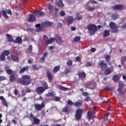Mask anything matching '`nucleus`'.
Here are the masks:
<instances>
[{"label":"nucleus","mask_w":126,"mask_h":126,"mask_svg":"<svg viewBox=\"0 0 126 126\" xmlns=\"http://www.w3.org/2000/svg\"><path fill=\"white\" fill-rule=\"evenodd\" d=\"M31 76L28 75H23L22 76V79H19L17 80V83H20L22 85H29L31 83Z\"/></svg>","instance_id":"obj_1"},{"label":"nucleus","mask_w":126,"mask_h":126,"mask_svg":"<svg viewBox=\"0 0 126 126\" xmlns=\"http://www.w3.org/2000/svg\"><path fill=\"white\" fill-rule=\"evenodd\" d=\"M87 29L90 32L91 36H93L94 35H95V32H97V30H98L97 26L92 24H89L88 25Z\"/></svg>","instance_id":"obj_2"},{"label":"nucleus","mask_w":126,"mask_h":126,"mask_svg":"<svg viewBox=\"0 0 126 126\" xmlns=\"http://www.w3.org/2000/svg\"><path fill=\"white\" fill-rule=\"evenodd\" d=\"M85 112L83 109L78 108L76 111L75 118L77 120H80L82 117V114Z\"/></svg>","instance_id":"obj_3"},{"label":"nucleus","mask_w":126,"mask_h":126,"mask_svg":"<svg viewBox=\"0 0 126 126\" xmlns=\"http://www.w3.org/2000/svg\"><path fill=\"white\" fill-rule=\"evenodd\" d=\"M109 27L111 29V33H118V26L116 25V24L114 22L110 23L109 25Z\"/></svg>","instance_id":"obj_4"},{"label":"nucleus","mask_w":126,"mask_h":126,"mask_svg":"<svg viewBox=\"0 0 126 126\" xmlns=\"http://www.w3.org/2000/svg\"><path fill=\"white\" fill-rule=\"evenodd\" d=\"M97 65L101 68V70L102 71L106 70V69H107V67H108V64L105 63L104 60H102L98 63H97Z\"/></svg>","instance_id":"obj_5"},{"label":"nucleus","mask_w":126,"mask_h":126,"mask_svg":"<svg viewBox=\"0 0 126 126\" xmlns=\"http://www.w3.org/2000/svg\"><path fill=\"white\" fill-rule=\"evenodd\" d=\"M35 27L37 28L35 30V32H41V31H45L46 30V28L44 26L41 25L40 24H36Z\"/></svg>","instance_id":"obj_6"},{"label":"nucleus","mask_w":126,"mask_h":126,"mask_svg":"<svg viewBox=\"0 0 126 126\" xmlns=\"http://www.w3.org/2000/svg\"><path fill=\"white\" fill-rule=\"evenodd\" d=\"M96 118V116L94 114V113L90 111L89 110L87 113V120H89V121H90V120H92V119H95Z\"/></svg>","instance_id":"obj_7"},{"label":"nucleus","mask_w":126,"mask_h":126,"mask_svg":"<svg viewBox=\"0 0 126 126\" xmlns=\"http://www.w3.org/2000/svg\"><path fill=\"white\" fill-rule=\"evenodd\" d=\"M45 107V102L44 101L42 102L41 104H35L34 108L36 111H41Z\"/></svg>","instance_id":"obj_8"},{"label":"nucleus","mask_w":126,"mask_h":126,"mask_svg":"<svg viewBox=\"0 0 126 126\" xmlns=\"http://www.w3.org/2000/svg\"><path fill=\"white\" fill-rule=\"evenodd\" d=\"M35 91L39 95H42L45 91V89H44V87L39 86L36 89Z\"/></svg>","instance_id":"obj_9"},{"label":"nucleus","mask_w":126,"mask_h":126,"mask_svg":"<svg viewBox=\"0 0 126 126\" xmlns=\"http://www.w3.org/2000/svg\"><path fill=\"white\" fill-rule=\"evenodd\" d=\"M30 118L31 119H33L35 125H38L40 124V119H38L37 117H34L33 114L31 113Z\"/></svg>","instance_id":"obj_10"},{"label":"nucleus","mask_w":126,"mask_h":126,"mask_svg":"<svg viewBox=\"0 0 126 126\" xmlns=\"http://www.w3.org/2000/svg\"><path fill=\"white\" fill-rule=\"evenodd\" d=\"M41 25H42V26H44V27H52L53 25H54V23L53 22H51L49 21H46L44 22H43L41 24Z\"/></svg>","instance_id":"obj_11"},{"label":"nucleus","mask_w":126,"mask_h":126,"mask_svg":"<svg viewBox=\"0 0 126 126\" xmlns=\"http://www.w3.org/2000/svg\"><path fill=\"white\" fill-rule=\"evenodd\" d=\"M34 15L36 16V17H43L44 15H45V12L36 10L34 11Z\"/></svg>","instance_id":"obj_12"},{"label":"nucleus","mask_w":126,"mask_h":126,"mask_svg":"<svg viewBox=\"0 0 126 126\" xmlns=\"http://www.w3.org/2000/svg\"><path fill=\"white\" fill-rule=\"evenodd\" d=\"M46 74L47 76V78H48V80L49 82H52L53 81V75L51 73V71L49 70H47L46 71Z\"/></svg>","instance_id":"obj_13"},{"label":"nucleus","mask_w":126,"mask_h":126,"mask_svg":"<svg viewBox=\"0 0 126 126\" xmlns=\"http://www.w3.org/2000/svg\"><path fill=\"white\" fill-rule=\"evenodd\" d=\"M36 21V16L33 14H30L29 18L27 20L28 22H34Z\"/></svg>","instance_id":"obj_14"},{"label":"nucleus","mask_w":126,"mask_h":126,"mask_svg":"<svg viewBox=\"0 0 126 126\" xmlns=\"http://www.w3.org/2000/svg\"><path fill=\"white\" fill-rule=\"evenodd\" d=\"M112 9H116V10H123L124 9V6L122 4L116 5L112 7Z\"/></svg>","instance_id":"obj_15"},{"label":"nucleus","mask_w":126,"mask_h":126,"mask_svg":"<svg viewBox=\"0 0 126 126\" xmlns=\"http://www.w3.org/2000/svg\"><path fill=\"white\" fill-rule=\"evenodd\" d=\"M11 59L15 63H19V57L16 55H12L11 56Z\"/></svg>","instance_id":"obj_16"},{"label":"nucleus","mask_w":126,"mask_h":126,"mask_svg":"<svg viewBox=\"0 0 126 126\" xmlns=\"http://www.w3.org/2000/svg\"><path fill=\"white\" fill-rule=\"evenodd\" d=\"M83 105V101L82 100H78L74 104V106H75V107H76L77 108H79L80 107H81V106H82Z\"/></svg>","instance_id":"obj_17"},{"label":"nucleus","mask_w":126,"mask_h":126,"mask_svg":"<svg viewBox=\"0 0 126 126\" xmlns=\"http://www.w3.org/2000/svg\"><path fill=\"white\" fill-rule=\"evenodd\" d=\"M55 41H56L57 43L59 45H62V44H63L62 38H61V37L58 35H56L55 37Z\"/></svg>","instance_id":"obj_18"},{"label":"nucleus","mask_w":126,"mask_h":126,"mask_svg":"<svg viewBox=\"0 0 126 126\" xmlns=\"http://www.w3.org/2000/svg\"><path fill=\"white\" fill-rule=\"evenodd\" d=\"M56 4H57V6H59V7H63V3L62 0H56Z\"/></svg>","instance_id":"obj_19"},{"label":"nucleus","mask_w":126,"mask_h":126,"mask_svg":"<svg viewBox=\"0 0 126 126\" xmlns=\"http://www.w3.org/2000/svg\"><path fill=\"white\" fill-rule=\"evenodd\" d=\"M5 68L6 69V72L8 74V75H12V74H13V70L11 69H8L9 68V66H6Z\"/></svg>","instance_id":"obj_20"},{"label":"nucleus","mask_w":126,"mask_h":126,"mask_svg":"<svg viewBox=\"0 0 126 126\" xmlns=\"http://www.w3.org/2000/svg\"><path fill=\"white\" fill-rule=\"evenodd\" d=\"M74 21V18L72 16H68L67 18V22L68 24H72Z\"/></svg>","instance_id":"obj_21"},{"label":"nucleus","mask_w":126,"mask_h":126,"mask_svg":"<svg viewBox=\"0 0 126 126\" xmlns=\"http://www.w3.org/2000/svg\"><path fill=\"white\" fill-rule=\"evenodd\" d=\"M85 86L89 89H93L95 88V84L94 83H88Z\"/></svg>","instance_id":"obj_22"},{"label":"nucleus","mask_w":126,"mask_h":126,"mask_svg":"<svg viewBox=\"0 0 126 126\" xmlns=\"http://www.w3.org/2000/svg\"><path fill=\"white\" fill-rule=\"evenodd\" d=\"M77 75H78L79 77H86V74L84 72V71H79L78 72Z\"/></svg>","instance_id":"obj_23"},{"label":"nucleus","mask_w":126,"mask_h":126,"mask_svg":"<svg viewBox=\"0 0 126 126\" xmlns=\"http://www.w3.org/2000/svg\"><path fill=\"white\" fill-rule=\"evenodd\" d=\"M29 69V66H27L25 67H23L19 72V73L20 74H21L22 73H23L25 71H26V70H28Z\"/></svg>","instance_id":"obj_24"},{"label":"nucleus","mask_w":126,"mask_h":126,"mask_svg":"<svg viewBox=\"0 0 126 126\" xmlns=\"http://www.w3.org/2000/svg\"><path fill=\"white\" fill-rule=\"evenodd\" d=\"M124 89V83L123 82H120L118 86V91H122Z\"/></svg>","instance_id":"obj_25"},{"label":"nucleus","mask_w":126,"mask_h":126,"mask_svg":"<svg viewBox=\"0 0 126 126\" xmlns=\"http://www.w3.org/2000/svg\"><path fill=\"white\" fill-rule=\"evenodd\" d=\"M6 36L7 38V41L8 42H14V40H13V38H12V36H11L10 34H7Z\"/></svg>","instance_id":"obj_26"},{"label":"nucleus","mask_w":126,"mask_h":126,"mask_svg":"<svg viewBox=\"0 0 126 126\" xmlns=\"http://www.w3.org/2000/svg\"><path fill=\"white\" fill-rule=\"evenodd\" d=\"M9 80L10 82H14L15 80H16V78L15 77V76L14 75H10L9 76Z\"/></svg>","instance_id":"obj_27"},{"label":"nucleus","mask_w":126,"mask_h":126,"mask_svg":"<svg viewBox=\"0 0 126 126\" xmlns=\"http://www.w3.org/2000/svg\"><path fill=\"white\" fill-rule=\"evenodd\" d=\"M112 73V70L110 69V68H106L105 70H104V74L105 75H109V74H111Z\"/></svg>","instance_id":"obj_28"},{"label":"nucleus","mask_w":126,"mask_h":126,"mask_svg":"<svg viewBox=\"0 0 126 126\" xmlns=\"http://www.w3.org/2000/svg\"><path fill=\"white\" fill-rule=\"evenodd\" d=\"M85 6L86 7V9H87L88 11L93 12V11H94V10H95L96 9V8H95V7L91 8V7L88 6V5H85Z\"/></svg>","instance_id":"obj_29"},{"label":"nucleus","mask_w":126,"mask_h":126,"mask_svg":"<svg viewBox=\"0 0 126 126\" xmlns=\"http://www.w3.org/2000/svg\"><path fill=\"white\" fill-rule=\"evenodd\" d=\"M61 69V67L60 66H56L54 67L53 70V73H56V72H58V71H60Z\"/></svg>","instance_id":"obj_30"},{"label":"nucleus","mask_w":126,"mask_h":126,"mask_svg":"<svg viewBox=\"0 0 126 126\" xmlns=\"http://www.w3.org/2000/svg\"><path fill=\"white\" fill-rule=\"evenodd\" d=\"M14 42L15 43H16L18 44H21V43H22V38H21V37H18L16 38Z\"/></svg>","instance_id":"obj_31"},{"label":"nucleus","mask_w":126,"mask_h":126,"mask_svg":"<svg viewBox=\"0 0 126 126\" xmlns=\"http://www.w3.org/2000/svg\"><path fill=\"white\" fill-rule=\"evenodd\" d=\"M110 35V31L105 30L104 31L103 37H108Z\"/></svg>","instance_id":"obj_32"},{"label":"nucleus","mask_w":126,"mask_h":126,"mask_svg":"<svg viewBox=\"0 0 126 126\" xmlns=\"http://www.w3.org/2000/svg\"><path fill=\"white\" fill-rule=\"evenodd\" d=\"M46 96H47V97H53L54 98L56 96V94L54 93V92H52L47 94Z\"/></svg>","instance_id":"obj_33"},{"label":"nucleus","mask_w":126,"mask_h":126,"mask_svg":"<svg viewBox=\"0 0 126 126\" xmlns=\"http://www.w3.org/2000/svg\"><path fill=\"white\" fill-rule=\"evenodd\" d=\"M59 89H60V90H62V91H67L68 90V89L67 88H65L64 87H63L62 86H58Z\"/></svg>","instance_id":"obj_34"},{"label":"nucleus","mask_w":126,"mask_h":126,"mask_svg":"<svg viewBox=\"0 0 126 126\" xmlns=\"http://www.w3.org/2000/svg\"><path fill=\"white\" fill-rule=\"evenodd\" d=\"M43 39L44 41L45 42L46 45H49V43H48V41H49L50 39H49V37L46 35H44Z\"/></svg>","instance_id":"obj_35"},{"label":"nucleus","mask_w":126,"mask_h":126,"mask_svg":"<svg viewBox=\"0 0 126 126\" xmlns=\"http://www.w3.org/2000/svg\"><path fill=\"white\" fill-rule=\"evenodd\" d=\"M42 85L45 91L46 90L49 89V86H48V83H47V82H43L42 84Z\"/></svg>","instance_id":"obj_36"},{"label":"nucleus","mask_w":126,"mask_h":126,"mask_svg":"<svg viewBox=\"0 0 126 126\" xmlns=\"http://www.w3.org/2000/svg\"><path fill=\"white\" fill-rule=\"evenodd\" d=\"M120 17V15L118 14H113L111 16L112 19H118Z\"/></svg>","instance_id":"obj_37"},{"label":"nucleus","mask_w":126,"mask_h":126,"mask_svg":"<svg viewBox=\"0 0 126 126\" xmlns=\"http://www.w3.org/2000/svg\"><path fill=\"white\" fill-rule=\"evenodd\" d=\"M52 99L53 101H55L56 102H60L61 101V97L56 96V95L53 97Z\"/></svg>","instance_id":"obj_38"},{"label":"nucleus","mask_w":126,"mask_h":126,"mask_svg":"<svg viewBox=\"0 0 126 126\" xmlns=\"http://www.w3.org/2000/svg\"><path fill=\"white\" fill-rule=\"evenodd\" d=\"M113 80L114 82H118L119 81V76L118 75H115L113 77Z\"/></svg>","instance_id":"obj_39"},{"label":"nucleus","mask_w":126,"mask_h":126,"mask_svg":"<svg viewBox=\"0 0 126 126\" xmlns=\"http://www.w3.org/2000/svg\"><path fill=\"white\" fill-rule=\"evenodd\" d=\"M89 3H92V4H97L98 2L94 0H90L87 2V4H89Z\"/></svg>","instance_id":"obj_40"},{"label":"nucleus","mask_w":126,"mask_h":126,"mask_svg":"<svg viewBox=\"0 0 126 126\" xmlns=\"http://www.w3.org/2000/svg\"><path fill=\"white\" fill-rule=\"evenodd\" d=\"M104 89L105 90H107V91H114L115 90V88L112 87V88H109V87H106Z\"/></svg>","instance_id":"obj_41"},{"label":"nucleus","mask_w":126,"mask_h":126,"mask_svg":"<svg viewBox=\"0 0 126 126\" xmlns=\"http://www.w3.org/2000/svg\"><path fill=\"white\" fill-rule=\"evenodd\" d=\"M70 72H71V70L68 68H66L64 71V73L65 75H67Z\"/></svg>","instance_id":"obj_42"},{"label":"nucleus","mask_w":126,"mask_h":126,"mask_svg":"<svg viewBox=\"0 0 126 126\" xmlns=\"http://www.w3.org/2000/svg\"><path fill=\"white\" fill-rule=\"evenodd\" d=\"M56 40V38H54L53 37H51L49 40L48 41L47 43L50 44H52L53 42H55Z\"/></svg>","instance_id":"obj_43"},{"label":"nucleus","mask_w":126,"mask_h":126,"mask_svg":"<svg viewBox=\"0 0 126 126\" xmlns=\"http://www.w3.org/2000/svg\"><path fill=\"white\" fill-rule=\"evenodd\" d=\"M48 9L49 13L52 14V13H53V6L51 4L48 5Z\"/></svg>","instance_id":"obj_44"},{"label":"nucleus","mask_w":126,"mask_h":126,"mask_svg":"<svg viewBox=\"0 0 126 126\" xmlns=\"http://www.w3.org/2000/svg\"><path fill=\"white\" fill-rule=\"evenodd\" d=\"M4 54L3 53H1L0 55V61H3L5 60V56H4Z\"/></svg>","instance_id":"obj_45"},{"label":"nucleus","mask_w":126,"mask_h":126,"mask_svg":"<svg viewBox=\"0 0 126 126\" xmlns=\"http://www.w3.org/2000/svg\"><path fill=\"white\" fill-rule=\"evenodd\" d=\"M72 60H69L67 62V65H68L69 66H71L72 65Z\"/></svg>","instance_id":"obj_46"},{"label":"nucleus","mask_w":126,"mask_h":126,"mask_svg":"<svg viewBox=\"0 0 126 126\" xmlns=\"http://www.w3.org/2000/svg\"><path fill=\"white\" fill-rule=\"evenodd\" d=\"M2 54L5 56H8V55L10 54V52L8 50H5L3 52H2Z\"/></svg>","instance_id":"obj_47"},{"label":"nucleus","mask_w":126,"mask_h":126,"mask_svg":"<svg viewBox=\"0 0 126 126\" xmlns=\"http://www.w3.org/2000/svg\"><path fill=\"white\" fill-rule=\"evenodd\" d=\"M67 103L70 106H73V105H74V103L72 101H71V100H70V99H68L67 100Z\"/></svg>","instance_id":"obj_48"},{"label":"nucleus","mask_w":126,"mask_h":126,"mask_svg":"<svg viewBox=\"0 0 126 126\" xmlns=\"http://www.w3.org/2000/svg\"><path fill=\"white\" fill-rule=\"evenodd\" d=\"M104 58L106 60L107 62H109V61L111 60V57H110V55H105Z\"/></svg>","instance_id":"obj_49"},{"label":"nucleus","mask_w":126,"mask_h":126,"mask_svg":"<svg viewBox=\"0 0 126 126\" xmlns=\"http://www.w3.org/2000/svg\"><path fill=\"white\" fill-rule=\"evenodd\" d=\"M28 51L30 52V53H32V51H33V46H32V45L29 46Z\"/></svg>","instance_id":"obj_50"},{"label":"nucleus","mask_w":126,"mask_h":126,"mask_svg":"<svg viewBox=\"0 0 126 126\" xmlns=\"http://www.w3.org/2000/svg\"><path fill=\"white\" fill-rule=\"evenodd\" d=\"M27 31H30V32H32V33H34V32H36V30H35L34 29H31L30 28H28Z\"/></svg>","instance_id":"obj_51"},{"label":"nucleus","mask_w":126,"mask_h":126,"mask_svg":"<svg viewBox=\"0 0 126 126\" xmlns=\"http://www.w3.org/2000/svg\"><path fill=\"white\" fill-rule=\"evenodd\" d=\"M2 104L3 106H5V107H8V104H7V102H6V101H5V99L2 101Z\"/></svg>","instance_id":"obj_52"},{"label":"nucleus","mask_w":126,"mask_h":126,"mask_svg":"<svg viewBox=\"0 0 126 126\" xmlns=\"http://www.w3.org/2000/svg\"><path fill=\"white\" fill-rule=\"evenodd\" d=\"M2 14L5 18H8V16L6 14V12L4 10L2 11Z\"/></svg>","instance_id":"obj_53"},{"label":"nucleus","mask_w":126,"mask_h":126,"mask_svg":"<svg viewBox=\"0 0 126 126\" xmlns=\"http://www.w3.org/2000/svg\"><path fill=\"white\" fill-rule=\"evenodd\" d=\"M67 111H68L67 106L64 107L62 109L63 113H67Z\"/></svg>","instance_id":"obj_54"},{"label":"nucleus","mask_w":126,"mask_h":126,"mask_svg":"<svg viewBox=\"0 0 126 126\" xmlns=\"http://www.w3.org/2000/svg\"><path fill=\"white\" fill-rule=\"evenodd\" d=\"M75 42H79L80 41V36H76L74 38Z\"/></svg>","instance_id":"obj_55"},{"label":"nucleus","mask_w":126,"mask_h":126,"mask_svg":"<svg viewBox=\"0 0 126 126\" xmlns=\"http://www.w3.org/2000/svg\"><path fill=\"white\" fill-rule=\"evenodd\" d=\"M109 114H107L104 115L103 117L104 121H108V117H109Z\"/></svg>","instance_id":"obj_56"},{"label":"nucleus","mask_w":126,"mask_h":126,"mask_svg":"<svg viewBox=\"0 0 126 126\" xmlns=\"http://www.w3.org/2000/svg\"><path fill=\"white\" fill-rule=\"evenodd\" d=\"M45 58L44 57H41L40 59L39 62L41 63H45Z\"/></svg>","instance_id":"obj_57"},{"label":"nucleus","mask_w":126,"mask_h":126,"mask_svg":"<svg viewBox=\"0 0 126 126\" xmlns=\"http://www.w3.org/2000/svg\"><path fill=\"white\" fill-rule=\"evenodd\" d=\"M3 80H6V78L4 76H0V81H3Z\"/></svg>","instance_id":"obj_58"},{"label":"nucleus","mask_w":126,"mask_h":126,"mask_svg":"<svg viewBox=\"0 0 126 126\" xmlns=\"http://www.w3.org/2000/svg\"><path fill=\"white\" fill-rule=\"evenodd\" d=\"M22 92V96H24L26 95V93L25 92V90H23L21 91Z\"/></svg>","instance_id":"obj_59"},{"label":"nucleus","mask_w":126,"mask_h":126,"mask_svg":"<svg viewBox=\"0 0 126 126\" xmlns=\"http://www.w3.org/2000/svg\"><path fill=\"white\" fill-rule=\"evenodd\" d=\"M60 15H61V16H64V15H65V13L64 12V11H62L60 12Z\"/></svg>","instance_id":"obj_60"},{"label":"nucleus","mask_w":126,"mask_h":126,"mask_svg":"<svg viewBox=\"0 0 126 126\" xmlns=\"http://www.w3.org/2000/svg\"><path fill=\"white\" fill-rule=\"evenodd\" d=\"M32 67L34 70H38V68L37 67V66H36V65H33Z\"/></svg>","instance_id":"obj_61"},{"label":"nucleus","mask_w":126,"mask_h":126,"mask_svg":"<svg viewBox=\"0 0 126 126\" xmlns=\"http://www.w3.org/2000/svg\"><path fill=\"white\" fill-rule=\"evenodd\" d=\"M26 91L27 93H30V92H31V89H30L29 88H27L26 89Z\"/></svg>","instance_id":"obj_62"},{"label":"nucleus","mask_w":126,"mask_h":126,"mask_svg":"<svg viewBox=\"0 0 126 126\" xmlns=\"http://www.w3.org/2000/svg\"><path fill=\"white\" fill-rule=\"evenodd\" d=\"M14 93L15 95L16 96L18 94V90H17V89H15L14 91Z\"/></svg>","instance_id":"obj_63"},{"label":"nucleus","mask_w":126,"mask_h":126,"mask_svg":"<svg viewBox=\"0 0 126 126\" xmlns=\"http://www.w3.org/2000/svg\"><path fill=\"white\" fill-rule=\"evenodd\" d=\"M76 60L77 62H80L81 61V58H80V57L78 56L76 58Z\"/></svg>","instance_id":"obj_64"}]
</instances>
